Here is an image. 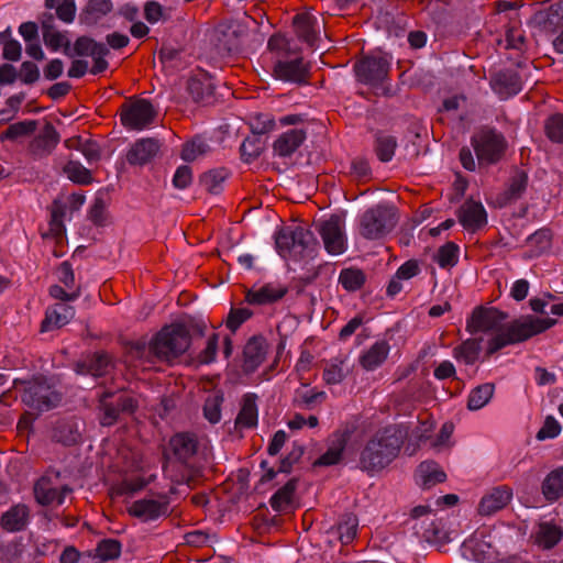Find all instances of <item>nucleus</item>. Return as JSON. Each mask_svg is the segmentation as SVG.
I'll return each instance as SVG.
<instances>
[{
    "label": "nucleus",
    "instance_id": "a878e982",
    "mask_svg": "<svg viewBox=\"0 0 563 563\" xmlns=\"http://www.w3.org/2000/svg\"><path fill=\"white\" fill-rule=\"evenodd\" d=\"M29 515L27 506L18 504L2 515L0 525L8 532L22 531L26 527Z\"/></svg>",
    "mask_w": 563,
    "mask_h": 563
},
{
    "label": "nucleus",
    "instance_id": "58836bf2",
    "mask_svg": "<svg viewBox=\"0 0 563 563\" xmlns=\"http://www.w3.org/2000/svg\"><path fill=\"white\" fill-rule=\"evenodd\" d=\"M555 300V296L550 292H544L540 297H534L529 300L531 310L536 313H547V307L550 306V312L554 316H563V302L552 303Z\"/></svg>",
    "mask_w": 563,
    "mask_h": 563
},
{
    "label": "nucleus",
    "instance_id": "a211bd4d",
    "mask_svg": "<svg viewBox=\"0 0 563 563\" xmlns=\"http://www.w3.org/2000/svg\"><path fill=\"white\" fill-rule=\"evenodd\" d=\"M159 147L161 144L156 139H141L129 150L126 161L130 165H144L157 154Z\"/></svg>",
    "mask_w": 563,
    "mask_h": 563
},
{
    "label": "nucleus",
    "instance_id": "ddd939ff",
    "mask_svg": "<svg viewBox=\"0 0 563 563\" xmlns=\"http://www.w3.org/2000/svg\"><path fill=\"white\" fill-rule=\"evenodd\" d=\"M462 227L475 232L487 224V213L482 202L468 199L463 202L457 212Z\"/></svg>",
    "mask_w": 563,
    "mask_h": 563
},
{
    "label": "nucleus",
    "instance_id": "79ce46f5",
    "mask_svg": "<svg viewBox=\"0 0 563 563\" xmlns=\"http://www.w3.org/2000/svg\"><path fill=\"white\" fill-rule=\"evenodd\" d=\"M229 176L225 168H216L203 174L201 185L211 194H219L223 189V184Z\"/></svg>",
    "mask_w": 563,
    "mask_h": 563
},
{
    "label": "nucleus",
    "instance_id": "774afa93",
    "mask_svg": "<svg viewBox=\"0 0 563 563\" xmlns=\"http://www.w3.org/2000/svg\"><path fill=\"white\" fill-rule=\"evenodd\" d=\"M420 273L419 264L416 260L405 262L396 272V277L401 280H409Z\"/></svg>",
    "mask_w": 563,
    "mask_h": 563
},
{
    "label": "nucleus",
    "instance_id": "c9c22d12",
    "mask_svg": "<svg viewBox=\"0 0 563 563\" xmlns=\"http://www.w3.org/2000/svg\"><path fill=\"white\" fill-rule=\"evenodd\" d=\"M421 538L430 544L444 545L450 539L448 532L444 530L442 520H432L426 527H421Z\"/></svg>",
    "mask_w": 563,
    "mask_h": 563
},
{
    "label": "nucleus",
    "instance_id": "aec40b11",
    "mask_svg": "<svg viewBox=\"0 0 563 563\" xmlns=\"http://www.w3.org/2000/svg\"><path fill=\"white\" fill-rule=\"evenodd\" d=\"M512 497V490L506 486L493 488L485 495L478 506L482 516H489L506 507Z\"/></svg>",
    "mask_w": 563,
    "mask_h": 563
},
{
    "label": "nucleus",
    "instance_id": "c85d7f7f",
    "mask_svg": "<svg viewBox=\"0 0 563 563\" xmlns=\"http://www.w3.org/2000/svg\"><path fill=\"white\" fill-rule=\"evenodd\" d=\"M536 20L543 24L547 31L555 32L563 26V0L550 5L547 11L538 12Z\"/></svg>",
    "mask_w": 563,
    "mask_h": 563
},
{
    "label": "nucleus",
    "instance_id": "1a4fd4ad",
    "mask_svg": "<svg viewBox=\"0 0 563 563\" xmlns=\"http://www.w3.org/2000/svg\"><path fill=\"white\" fill-rule=\"evenodd\" d=\"M156 117V110L146 99H136L122 106L121 123L129 130L142 131L148 128Z\"/></svg>",
    "mask_w": 563,
    "mask_h": 563
},
{
    "label": "nucleus",
    "instance_id": "e433bc0d",
    "mask_svg": "<svg viewBox=\"0 0 563 563\" xmlns=\"http://www.w3.org/2000/svg\"><path fill=\"white\" fill-rule=\"evenodd\" d=\"M459 257V245L455 244L454 242H448L438 249L437 253L433 256V261L441 268H452L457 264Z\"/></svg>",
    "mask_w": 563,
    "mask_h": 563
},
{
    "label": "nucleus",
    "instance_id": "2eb2a0df",
    "mask_svg": "<svg viewBox=\"0 0 563 563\" xmlns=\"http://www.w3.org/2000/svg\"><path fill=\"white\" fill-rule=\"evenodd\" d=\"M169 503L157 501L154 499H140L134 501L129 508V515L139 518L143 521L155 520L161 516H166Z\"/></svg>",
    "mask_w": 563,
    "mask_h": 563
},
{
    "label": "nucleus",
    "instance_id": "c756f323",
    "mask_svg": "<svg viewBox=\"0 0 563 563\" xmlns=\"http://www.w3.org/2000/svg\"><path fill=\"white\" fill-rule=\"evenodd\" d=\"M542 494L548 501L563 496V466L552 471L542 483Z\"/></svg>",
    "mask_w": 563,
    "mask_h": 563
},
{
    "label": "nucleus",
    "instance_id": "0eeeda50",
    "mask_svg": "<svg viewBox=\"0 0 563 563\" xmlns=\"http://www.w3.org/2000/svg\"><path fill=\"white\" fill-rule=\"evenodd\" d=\"M471 143L479 165L497 163L507 146L504 135L493 129L481 130L472 136Z\"/></svg>",
    "mask_w": 563,
    "mask_h": 563
},
{
    "label": "nucleus",
    "instance_id": "39448f33",
    "mask_svg": "<svg viewBox=\"0 0 563 563\" xmlns=\"http://www.w3.org/2000/svg\"><path fill=\"white\" fill-rule=\"evenodd\" d=\"M13 384L25 385L22 401L31 409L48 411L58 407L63 400V394L45 376L38 375L31 380L16 378Z\"/></svg>",
    "mask_w": 563,
    "mask_h": 563
},
{
    "label": "nucleus",
    "instance_id": "7ed1b4c3",
    "mask_svg": "<svg viewBox=\"0 0 563 563\" xmlns=\"http://www.w3.org/2000/svg\"><path fill=\"white\" fill-rule=\"evenodd\" d=\"M190 344V333L184 323L164 325L152 336L143 335L129 343L130 352H186Z\"/></svg>",
    "mask_w": 563,
    "mask_h": 563
},
{
    "label": "nucleus",
    "instance_id": "5701e85b",
    "mask_svg": "<svg viewBox=\"0 0 563 563\" xmlns=\"http://www.w3.org/2000/svg\"><path fill=\"white\" fill-rule=\"evenodd\" d=\"M306 140V133L301 129H291L274 142V152L282 157L290 156Z\"/></svg>",
    "mask_w": 563,
    "mask_h": 563
},
{
    "label": "nucleus",
    "instance_id": "393cba45",
    "mask_svg": "<svg viewBox=\"0 0 563 563\" xmlns=\"http://www.w3.org/2000/svg\"><path fill=\"white\" fill-rule=\"evenodd\" d=\"M169 445L175 456L179 461L186 462L197 453L198 441L194 433L181 432L170 439Z\"/></svg>",
    "mask_w": 563,
    "mask_h": 563
},
{
    "label": "nucleus",
    "instance_id": "ea45409f",
    "mask_svg": "<svg viewBox=\"0 0 563 563\" xmlns=\"http://www.w3.org/2000/svg\"><path fill=\"white\" fill-rule=\"evenodd\" d=\"M121 543L115 539H104L96 548V553H91L90 560L99 559L100 562L114 560L120 556Z\"/></svg>",
    "mask_w": 563,
    "mask_h": 563
},
{
    "label": "nucleus",
    "instance_id": "2f4dec72",
    "mask_svg": "<svg viewBox=\"0 0 563 563\" xmlns=\"http://www.w3.org/2000/svg\"><path fill=\"white\" fill-rule=\"evenodd\" d=\"M256 395L246 394L243 397L242 408L235 419L236 426L253 428L257 424Z\"/></svg>",
    "mask_w": 563,
    "mask_h": 563
},
{
    "label": "nucleus",
    "instance_id": "dca6fc26",
    "mask_svg": "<svg viewBox=\"0 0 563 563\" xmlns=\"http://www.w3.org/2000/svg\"><path fill=\"white\" fill-rule=\"evenodd\" d=\"M493 90L501 98L507 99L519 93L522 82L515 70L506 69L497 73L490 80Z\"/></svg>",
    "mask_w": 563,
    "mask_h": 563
},
{
    "label": "nucleus",
    "instance_id": "b1692460",
    "mask_svg": "<svg viewBox=\"0 0 563 563\" xmlns=\"http://www.w3.org/2000/svg\"><path fill=\"white\" fill-rule=\"evenodd\" d=\"M298 36L308 45L313 46L320 33L318 19L311 13L298 14L294 19Z\"/></svg>",
    "mask_w": 563,
    "mask_h": 563
},
{
    "label": "nucleus",
    "instance_id": "a18cd8bd",
    "mask_svg": "<svg viewBox=\"0 0 563 563\" xmlns=\"http://www.w3.org/2000/svg\"><path fill=\"white\" fill-rule=\"evenodd\" d=\"M210 151V146L202 137H195L184 144L181 158L186 162H194L206 155Z\"/></svg>",
    "mask_w": 563,
    "mask_h": 563
},
{
    "label": "nucleus",
    "instance_id": "4be33fe9",
    "mask_svg": "<svg viewBox=\"0 0 563 563\" xmlns=\"http://www.w3.org/2000/svg\"><path fill=\"white\" fill-rule=\"evenodd\" d=\"M52 439L65 446L77 444L81 439V432L78 421L59 420L53 428Z\"/></svg>",
    "mask_w": 563,
    "mask_h": 563
},
{
    "label": "nucleus",
    "instance_id": "6e6552de",
    "mask_svg": "<svg viewBox=\"0 0 563 563\" xmlns=\"http://www.w3.org/2000/svg\"><path fill=\"white\" fill-rule=\"evenodd\" d=\"M316 228L330 255H341L347 250L345 223L340 216L334 214L329 219L320 220L316 223Z\"/></svg>",
    "mask_w": 563,
    "mask_h": 563
},
{
    "label": "nucleus",
    "instance_id": "cd10ccee",
    "mask_svg": "<svg viewBox=\"0 0 563 563\" xmlns=\"http://www.w3.org/2000/svg\"><path fill=\"white\" fill-rule=\"evenodd\" d=\"M104 46L103 43H99L89 36H80L75 41L73 47L70 45L66 46L64 54L68 57H92L96 54H100Z\"/></svg>",
    "mask_w": 563,
    "mask_h": 563
},
{
    "label": "nucleus",
    "instance_id": "f257e3e1",
    "mask_svg": "<svg viewBox=\"0 0 563 563\" xmlns=\"http://www.w3.org/2000/svg\"><path fill=\"white\" fill-rule=\"evenodd\" d=\"M507 313L497 308L477 307L466 320V330L475 335L482 334L486 342V352H498L510 345L529 340L552 328L556 320L548 317L522 316L506 322Z\"/></svg>",
    "mask_w": 563,
    "mask_h": 563
},
{
    "label": "nucleus",
    "instance_id": "4c0bfd02",
    "mask_svg": "<svg viewBox=\"0 0 563 563\" xmlns=\"http://www.w3.org/2000/svg\"><path fill=\"white\" fill-rule=\"evenodd\" d=\"M298 478L289 479L282 488H279L271 498V506L276 511H283L292 500L294 493L297 488Z\"/></svg>",
    "mask_w": 563,
    "mask_h": 563
},
{
    "label": "nucleus",
    "instance_id": "5fc2aeb1",
    "mask_svg": "<svg viewBox=\"0 0 563 563\" xmlns=\"http://www.w3.org/2000/svg\"><path fill=\"white\" fill-rule=\"evenodd\" d=\"M561 540V531L549 525H541L538 533V542L544 548H553Z\"/></svg>",
    "mask_w": 563,
    "mask_h": 563
},
{
    "label": "nucleus",
    "instance_id": "a19ab883",
    "mask_svg": "<svg viewBox=\"0 0 563 563\" xmlns=\"http://www.w3.org/2000/svg\"><path fill=\"white\" fill-rule=\"evenodd\" d=\"M33 492L35 500L42 506L51 505L57 497V489L52 486L47 477H41L34 484Z\"/></svg>",
    "mask_w": 563,
    "mask_h": 563
},
{
    "label": "nucleus",
    "instance_id": "37998d69",
    "mask_svg": "<svg viewBox=\"0 0 563 563\" xmlns=\"http://www.w3.org/2000/svg\"><path fill=\"white\" fill-rule=\"evenodd\" d=\"M351 369L352 365L345 358H335L334 363L324 368L323 378L328 384H339L349 375Z\"/></svg>",
    "mask_w": 563,
    "mask_h": 563
},
{
    "label": "nucleus",
    "instance_id": "6ab92c4d",
    "mask_svg": "<svg viewBox=\"0 0 563 563\" xmlns=\"http://www.w3.org/2000/svg\"><path fill=\"white\" fill-rule=\"evenodd\" d=\"M75 317V308L65 302H57L47 308L45 319L42 321L41 331L46 332L62 328Z\"/></svg>",
    "mask_w": 563,
    "mask_h": 563
},
{
    "label": "nucleus",
    "instance_id": "0e129e2a",
    "mask_svg": "<svg viewBox=\"0 0 563 563\" xmlns=\"http://www.w3.org/2000/svg\"><path fill=\"white\" fill-rule=\"evenodd\" d=\"M56 14L65 23L74 21L76 15V5L74 0H62L56 7Z\"/></svg>",
    "mask_w": 563,
    "mask_h": 563
},
{
    "label": "nucleus",
    "instance_id": "603ef678",
    "mask_svg": "<svg viewBox=\"0 0 563 563\" xmlns=\"http://www.w3.org/2000/svg\"><path fill=\"white\" fill-rule=\"evenodd\" d=\"M523 40L525 36L522 30L520 29V23L518 20H516L505 31V48L520 49L523 44ZM500 43H503V41Z\"/></svg>",
    "mask_w": 563,
    "mask_h": 563
},
{
    "label": "nucleus",
    "instance_id": "412c9836",
    "mask_svg": "<svg viewBox=\"0 0 563 563\" xmlns=\"http://www.w3.org/2000/svg\"><path fill=\"white\" fill-rule=\"evenodd\" d=\"M111 364L109 354H86L75 363V371L79 375L102 376Z\"/></svg>",
    "mask_w": 563,
    "mask_h": 563
},
{
    "label": "nucleus",
    "instance_id": "4d7b16f0",
    "mask_svg": "<svg viewBox=\"0 0 563 563\" xmlns=\"http://www.w3.org/2000/svg\"><path fill=\"white\" fill-rule=\"evenodd\" d=\"M305 446L295 443L291 451L280 461L278 472L289 474L292 466L301 460Z\"/></svg>",
    "mask_w": 563,
    "mask_h": 563
},
{
    "label": "nucleus",
    "instance_id": "7c9ffc66",
    "mask_svg": "<svg viewBox=\"0 0 563 563\" xmlns=\"http://www.w3.org/2000/svg\"><path fill=\"white\" fill-rule=\"evenodd\" d=\"M357 526V517L353 514H345L338 526L328 533L336 534L342 544H349L356 537Z\"/></svg>",
    "mask_w": 563,
    "mask_h": 563
},
{
    "label": "nucleus",
    "instance_id": "f3484780",
    "mask_svg": "<svg viewBox=\"0 0 563 563\" xmlns=\"http://www.w3.org/2000/svg\"><path fill=\"white\" fill-rule=\"evenodd\" d=\"M59 140L60 136L55 126L47 122L42 131L32 140L30 151L38 157L47 156L55 150Z\"/></svg>",
    "mask_w": 563,
    "mask_h": 563
},
{
    "label": "nucleus",
    "instance_id": "9b49d317",
    "mask_svg": "<svg viewBox=\"0 0 563 563\" xmlns=\"http://www.w3.org/2000/svg\"><path fill=\"white\" fill-rule=\"evenodd\" d=\"M288 292V286L280 282H268L245 291V301L252 306H267L282 300Z\"/></svg>",
    "mask_w": 563,
    "mask_h": 563
},
{
    "label": "nucleus",
    "instance_id": "4468645a",
    "mask_svg": "<svg viewBox=\"0 0 563 563\" xmlns=\"http://www.w3.org/2000/svg\"><path fill=\"white\" fill-rule=\"evenodd\" d=\"M528 186V174L522 169H515L507 183L505 190L496 196L495 205L506 207L520 199Z\"/></svg>",
    "mask_w": 563,
    "mask_h": 563
},
{
    "label": "nucleus",
    "instance_id": "09e8293b",
    "mask_svg": "<svg viewBox=\"0 0 563 563\" xmlns=\"http://www.w3.org/2000/svg\"><path fill=\"white\" fill-rule=\"evenodd\" d=\"M64 172L67 175V177L76 184L88 185L92 181L90 170L82 166L79 162L69 161L65 165Z\"/></svg>",
    "mask_w": 563,
    "mask_h": 563
},
{
    "label": "nucleus",
    "instance_id": "de8ad7c7",
    "mask_svg": "<svg viewBox=\"0 0 563 563\" xmlns=\"http://www.w3.org/2000/svg\"><path fill=\"white\" fill-rule=\"evenodd\" d=\"M115 395L110 391H104L100 397V409L102 411L100 423L102 426H112L119 418V407H117L112 401H107L108 398H112Z\"/></svg>",
    "mask_w": 563,
    "mask_h": 563
},
{
    "label": "nucleus",
    "instance_id": "49530a36",
    "mask_svg": "<svg viewBox=\"0 0 563 563\" xmlns=\"http://www.w3.org/2000/svg\"><path fill=\"white\" fill-rule=\"evenodd\" d=\"M37 122L35 120H25L13 123L1 133L0 141L16 140L20 136L29 135L36 130Z\"/></svg>",
    "mask_w": 563,
    "mask_h": 563
},
{
    "label": "nucleus",
    "instance_id": "f704fd0d",
    "mask_svg": "<svg viewBox=\"0 0 563 563\" xmlns=\"http://www.w3.org/2000/svg\"><path fill=\"white\" fill-rule=\"evenodd\" d=\"M419 474L422 479V487L428 489L438 483L446 479L445 473L439 468L433 461H426L419 465Z\"/></svg>",
    "mask_w": 563,
    "mask_h": 563
},
{
    "label": "nucleus",
    "instance_id": "864d4df0",
    "mask_svg": "<svg viewBox=\"0 0 563 563\" xmlns=\"http://www.w3.org/2000/svg\"><path fill=\"white\" fill-rule=\"evenodd\" d=\"M267 49L274 55L276 60L284 59L289 53V42L285 36L275 34L268 40Z\"/></svg>",
    "mask_w": 563,
    "mask_h": 563
},
{
    "label": "nucleus",
    "instance_id": "9d476101",
    "mask_svg": "<svg viewBox=\"0 0 563 563\" xmlns=\"http://www.w3.org/2000/svg\"><path fill=\"white\" fill-rule=\"evenodd\" d=\"M360 82L377 87L384 82L389 71V60L385 56H367L354 65Z\"/></svg>",
    "mask_w": 563,
    "mask_h": 563
},
{
    "label": "nucleus",
    "instance_id": "72a5a7b5",
    "mask_svg": "<svg viewBox=\"0 0 563 563\" xmlns=\"http://www.w3.org/2000/svg\"><path fill=\"white\" fill-rule=\"evenodd\" d=\"M366 282V275L360 268L347 267L341 269L338 283L349 292L360 290Z\"/></svg>",
    "mask_w": 563,
    "mask_h": 563
},
{
    "label": "nucleus",
    "instance_id": "f03ea898",
    "mask_svg": "<svg viewBox=\"0 0 563 563\" xmlns=\"http://www.w3.org/2000/svg\"><path fill=\"white\" fill-rule=\"evenodd\" d=\"M405 434L397 426L377 431L361 453V468L378 472L386 467L399 453Z\"/></svg>",
    "mask_w": 563,
    "mask_h": 563
},
{
    "label": "nucleus",
    "instance_id": "bf43d9fd",
    "mask_svg": "<svg viewBox=\"0 0 563 563\" xmlns=\"http://www.w3.org/2000/svg\"><path fill=\"white\" fill-rule=\"evenodd\" d=\"M240 151L243 161L250 163L261 155L262 146L258 140L247 137L242 142Z\"/></svg>",
    "mask_w": 563,
    "mask_h": 563
},
{
    "label": "nucleus",
    "instance_id": "338daca9",
    "mask_svg": "<svg viewBox=\"0 0 563 563\" xmlns=\"http://www.w3.org/2000/svg\"><path fill=\"white\" fill-rule=\"evenodd\" d=\"M144 16L147 22L155 24L164 19V9L157 1H147L144 5Z\"/></svg>",
    "mask_w": 563,
    "mask_h": 563
},
{
    "label": "nucleus",
    "instance_id": "680f3d73",
    "mask_svg": "<svg viewBox=\"0 0 563 563\" xmlns=\"http://www.w3.org/2000/svg\"><path fill=\"white\" fill-rule=\"evenodd\" d=\"M222 401L221 396L208 398L203 406V415L206 419L211 423H217L221 418L220 404Z\"/></svg>",
    "mask_w": 563,
    "mask_h": 563
},
{
    "label": "nucleus",
    "instance_id": "13d9d810",
    "mask_svg": "<svg viewBox=\"0 0 563 563\" xmlns=\"http://www.w3.org/2000/svg\"><path fill=\"white\" fill-rule=\"evenodd\" d=\"M43 40L46 47L53 52H57L60 47L65 49L66 46L69 45L67 37L63 33L54 30H45Z\"/></svg>",
    "mask_w": 563,
    "mask_h": 563
},
{
    "label": "nucleus",
    "instance_id": "473e14b6",
    "mask_svg": "<svg viewBox=\"0 0 563 563\" xmlns=\"http://www.w3.org/2000/svg\"><path fill=\"white\" fill-rule=\"evenodd\" d=\"M397 139L386 132H378L375 135V153L380 162H390L397 148Z\"/></svg>",
    "mask_w": 563,
    "mask_h": 563
},
{
    "label": "nucleus",
    "instance_id": "6e6d98bb",
    "mask_svg": "<svg viewBox=\"0 0 563 563\" xmlns=\"http://www.w3.org/2000/svg\"><path fill=\"white\" fill-rule=\"evenodd\" d=\"M545 132L551 141L563 143V114L550 117L545 123Z\"/></svg>",
    "mask_w": 563,
    "mask_h": 563
},
{
    "label": "nucleus",
    "instance_id": "69168bd1",
    "mask_svg": "<svg viewBox=\"0 0 563 563\" xmlns=\"http://www.w3.org/2000/svg\"><path fill=\"white\" fill-rule=\"evenodd\" d=\"M560 423L552 416H548L544 420L543 427L537 433V439L544 440L548 438H554L560 433Z\"/></svg>",
    "mask_w": 563,
    "mask_h": 563
},
{
    "label": "nucleus",
    "instance_id": "8fccbe9b",
    "mask_svg": "<svg viewBox=\"0 0 563 563\" xmlns=\"http://www.w3.org/2000/svg\"><path fill=\"white\" fill-rule=\"evenodd\" d=\"M346 444V439L343 434H340L338 438V443L333 448H329L328 451L322 454L318 460H316L312 464L313 467L317 466H329L336 464L343 452V449Z\"/></svg>",
    "mask_w": 563,
    "mask_h": 563
},
{
    "label": "nucleus",
    "instance_id": "052dcab7",
    "mask_svg": "<svg viewBox=\"0 0 563 563\" xmlns=\"http://www.w3.org/2000/svg\"><path fill=\"white\" fill-rule=\"evenodd\" d=\"M253 316V311L249 308H233L231 309L227 319V327L231 331H235L243 322L247 321Z\"/></svg>",
    "mask_w": 563,
    "mask_h": 563
},
{
    "label": "nucleus",
    "instance_id": "20e7f679",
    "mask_svg": "<svg viewBox=\"0 0 563 563\" xmlns=\"http://www.w3.org/2000/svg\"><path fill=\"white\" fill-rule=\"evenodd\" d=\"M275 244L280 256L295 262L313 260L319 250L313 233L300 225L283 228L275 235Z\"/></svg>",
    "mask_w": 563,
    "mask_h": 563
},
{
    "label": "nucleus",
    "instance_id": "e2e57ef3",
    "mask_svg": "<svg viewBox=\"0 0 563 563\" xmlns=\"http://www.w3.org/2000/svg\"><path fill=\"white\" fill-rule=\"evenodd\" d=\"M192 181V170L187 165L179 166L173 177V185L178 189L187 188Z\"/></svg>",
    "mask_w": 563,
    "mask_h": 563
},
{
    "label": "nucleus",
    "instance_id": "f8f14e48",
    "mask_svg": "<svg viewBox=\"0 0 563 563\" xmlns=\"http://www.w3.org/2000/svg\"><path fill=\"white\" fill-rule=\"evenodd\" d=\"M273 73L277 79L295 84H303L308 78V66L301 57L291 60L277 59L273 65Z\"/></svg>",
    "mask_w": 563,
    "mask_h": 563
},
{
    "label": "nucleus",
    "instance_id": "bb28decb",
    "mask_svg": "<svg viewBox=\"0 0 563 563\" xmlns=\"http://www.w3.org/2000/svg\"><path fill=\"white\" fill-rule=\"evenodd\" d=\"M113 9L111 0H88L80 13V21L86 25H96Z\"/></svg>",
    "mask_w": 563,
    "mask_h": 563
},
{
    "label": "nucleus",
    "instance_id": "c03bdc74",
    "mask_svg": "<svg viewBox=\"0 0 563 563\" xmlns=\"http://www.w3.org/2000/svg\"><path fill=\"white\" fill-rule=\"evenodd\" d=\"M493 384H483L474 388L468 397L467 408L470 410H478L483 408L493 397L494 394Z\"/></svg>",
    "mask_w": 563,
    "mask_h": 563
},
{
    "label": "nucleus",
    "instance_id": "423d86ee",
    "mask_svg": "<svg viewBox=\"0 0 563 563\" xmlns=\"http://www.w3.org/2000/svg\"><path fill=\"white\" fill-rule=\"evenodd\" d=\"M397 209L389 203H378L360 218V233L367 240H379L397 224Z\"/></svg>",
    "mask_w": 563,
    "mask_h": 563
},
{
    "label": "nucleus",
    "instance_id": "3c124183",
    "mask_svg": "<svg viewBox=\"0 0 563 563\" xmlns=\"http://www.w3.org/2000/svg\"><path fill=\"white\" fill-rule=\"evenodd\" d=\"M188 91L196 102L208 103L212 95L210 82H202L199 79H191L188 84Z\"/></svg>",
    "mask_w": 563,
    "mask_h": 563
}]
</instances>
